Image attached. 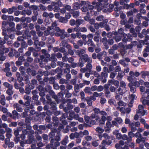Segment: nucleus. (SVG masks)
Returning <instances> with one entry per match:
<instances>
[{"instance_id": "nucleus-1", "label": "nucleus", "mask_w": 149, "mask_h": 149, "mask_svg": "<svg viewBox=\"0 0 149 149\" xmlns=\"http://www.w3.org/2000/svg\"><path fill=\"white\" fill-rule=\"evenodd\" d=\"M98 2H97L95 0L92 3V4L93 5H97L100 7H101L102 9V7H104L105 6L108 4V0H98Z\"/></svg>"}, {"instance_id": "nucleus-2", "label": "nucleus", "mask_w": 149, "mask_h": 149, "mask_svg": "<svg viewBox=\"0 0 149 149\" xmlns=\"http://www.w3.org/2000/svg\"><path fill=\"white\" fill-rule=\"evenodd\" d=\"M93 111L94 113L97 115L98 113H100L102 116L101 118V122L104 123L105 119V116L107 114V113L104 111H100L99 109L97 108H95L93 109Z\"/></svg>"}, {"instance_id": "nucleus-3", "label": "nucleus", "mask_w": 149, "mask_h": 149, "mask_svg": "<svg viewBox=\"0 0 149 149\" xmlns=\"http://www.w3.org/2000/svg\"><path fill=\"white\" fill-rule=\"evenodd\" d=\"M86 49L77 50L76 51V53L80 57V58H83L84 56L87 54H86Z\"/></svg>"}, {"instance_id": "nucleus-4", "label": "nucleus", "mask_w": 149, "mask_h": 149, "mask_svg": "<svg viewBox=\"0 0 149 149\" xmlns=\"http://www.w3.org/2000/svg\"><path fill=\"white\" fill-rule=\"evenodd\" d=\"M42 53L44 54V55H42L40 56V58L42 61H44L47 62L48 59H49L50 57V55L47 53V51L46 49H43L41 50Z\"/></svg>"}, {"instance_id": "nucleus-5", "label": "nucleus", "mask_w": 149, "mask_h": 149, "mask_svg": "<svg viewBox=\"0 0 149 149\" xmlns=\"http://www.w3.org/2000/svg\"><path fill=\"white\" fill-rule=\"evenodd\" d=\"M51 27H52V30H54L56 32V33L55 32V33H60V32L62 30L58 27L57 26L56 22V21L52 23V26Z\"/></svg>"}, {"instance_id": "nucleus-6", "label": "nucleus", "mask_w": 149, "mask_h": 149, "mask_svg": "<svg viewBox=\"0 0 149 149\" xmlns=\"http://www.w3.org/2000/svg\"><path fill=\"white\" fill-rule=\"evenodd\" d=\"M22 134L24 135L29 134L28 137L29 140H28V142L30 141L31 143L32 142V140L33 139V136L32 135V134H31L27 129L23 130L22 131Z\"/></svg>"}, {"instance_id": "nucleus-7", "label": "nucleus", "mask_w": 149, "mask_h": 149, "mask_svg": "<svg viewBox=\"0 0 149 149\" xmlns=\"http://www.w3.org/2000/svg\"><path fill=\"white\" fill-rule=\"evenodd\" d=\"M94 5L95 6L93 8V10H91V13H91V15H95L97 14V13L100 11L102 9L101 7H100L97 5Z\"/></svg>"}, {"instance_id": "nucleus-8", "label": "nucleus", "mask_w": 149, "mask_h": 149, "mask_svg": "<svg viewBox=\"0 0 149 149\" xmlns=\"http://www.w3.org/2000/svg\"><path fill=\"white\" fill-rule=\"evenodd\" d=\"M55 32L52 30V27L51 26L48 27L47 30L45 31L44 32V34L46 36H48L49 35L53 36L54 35H55Z\"/></svg>"}, {"instance_id": "nucleus-9", "label": "nucleus", "mask_w": 149, "mask_h": 149, "mask_svg": "<svg viewBox=\"0 0 149 149\" xmlns=\"http://www.w3.org/2000/svg\"><path fill=\"white\" fill-rule=\"evenodd\" d=\"M94 75L95 77L99 78V79L101 80L102 81L103 83H105L106 82L107 80L104 77H102L101 76V74L100 75L99 73L96 71H94Z\"/></svg>"}, {"instance_id": "nucleus-10", "label": "nucleus", "mask_w": 149, "mask_h": 149, "mask_svg": "<svg viewBox=\"0 0 149 149\" xmlns=\"http://www.w3.org/2000/svg\"><path fill=\"white\" fill-rule=\"evenodd\" d=\"M108 68L107 67H104L103 68V71L101 72L102 77H104L107 81V78L108 77V74L107 72L108 71Z\"/></svg>"}, {"instance_id": "nucleus-11", "label": "nucleus", "mask_w": 149, "mask_h": 149, "mask_svg": "<svg viewBox=\"0 0 149 149\" xmlns=\"http://www.w3.org/2000/svg\"><path fill=\"white\" fill-rule=\"evenodd\" d=\"M113 33L115 35V36H113V38L116 42H118L121 40L122 36L119 35L117 31L114 32Z\"/></svg>"}, {"instance_id": "nucleus-12", "label": "nucleus", "mask_w": 149, "mask_h": 149, "mask_svg": "<svg viewBox=\"0 0 149 149\" xmlns=\"http://www.w3.org/2000/svg\"><path fill=\"white\" fill-rule=\"evenodd\" d=\"M67 34L65 32V30L62 29L60 33H55V35L56 36H60L61 39L64 38L67 36Z\"/></svg>"}, {"instance_id": "nucleus-13", "label": "nucleus", "mask_w": 149, "mask_h": 149, "mask_svg": "<svg viewBox=\"0 0 149 149\" xmlns=\"http://www.w3.org/2000/svg\"><path fill=\"white\" fill-rule=\"evenodd\" d=\"M117 108H120V111L121 112V113L124 114H125L126 113L129 114L130 113L131 111V109L129 108H127L126 109H125L123 107L120 108L118 107Z\"/></svg>"}, {"instance_id": "nucleus-14", "label": "nucleus", "mask_w": 149, "mask_h": 149, "mask_svg": "<svg viewBox=\"0 0 149 149\" xmlns=\"http://www.w3.org/2000/svg\"><path fill=\"white\" fill-rule=\"evenodd\" d=\"M13 106L15 109H16V111L19 112H22L23 111V109L22 106L18 103H16L14 104Z\"/></svg>"}, {"instance_id": "nucleus-15", "label": "nucleus", "mask_w": 149, "mask_h": 149, "mask_svg": "<svg viewBox=\"0 0 149 149\" xmlns=\"http://www.w3.org/2000/svg\"><path fill=\"white\" fill-rule=\"evenodd\" d=\"M127 91V89H125L121 87H119L116 90L115 93H118L120 95H123Z\"/></svg>"}, {"instance_id": "nucleus-16", "label": "nucleus", "mask_w": 149, "mask_h": 149, "mask_svg": "<svg viewBox=\"0 0 149 149\" xmlns=\"http://www.w3.org/2000/svg\"><path fill=\"white\" fill-rule=\"evenodd\" d=\"M25 59L22 56H20L18 58L17 61L15 63L17 66H19L22 64L23 61H24Z\"/></svg>"}, {"instance_id": "nucleus-17", "label": "nucleus", "mask_w": 149, "mask_h": 149, "mask_svg": "<svg viewBox=\"0 0 149 149\" xmlns=\"http://www.w3.org/2000/svg\"><path fill=\"white\" fill-rule=\"evenodd\" d=\"M70 13L72 14L73 17L75 18L78 17L80 14V13L78 10L75 11L72 9L70 10Z\"/></svg>"}, {"instance_id": "nucleus-18", "label": "nucleus", "mask_w": 149, "mask_h": 149, "mask_svg": "<svg viewBox=\"0 0 149 149\" xmlns=\"http://www.w3.org/2000/svg\"><path fill=\"white\" fill-rule=\"evenodd\" d=\"M67 114L65 113L63 114L62 116L60 117V120L61 121L62 123L65 125L67 124V122L65 120V119L67 117Z\"/></svg>"}, {"instance_id": "nucleus-19", "label": "nucleus", "mask_w": 149, "mask_h": 149, "mask_svg": "<svg viewBox=\"0 0 149 149\" xmlns=\"http://www.w3.org/2000/svg\"><path fill=\"white\" fill-rule=\"evenodd\" d=\"M28 140H26L25 141H22L20 142V146H18V149H24V145L26 143H30L31 142H28Z\"/></svg>"}, {"instance_id": "nucleus-20", "label": "nucleus", "mask_w": 149, "mask_h": 149, "mask_svg": "<svg viewBox=\"0 0 149 149\" xmlns=\"http://www.w3.org/2000/svg\"><path fill=\"white\" fill-rule=\"evenodd\" d=\"M57 132V130L56 129H52L51 130V131L49 135V137L52 138L55 136L56 135V133Z\"/></svg>"}, {"instance_id": "nucleus-21", "label": "nucleus", "mask_w": 149, "mask_h": 149, "mask_svg": "<svg viewBox=\"0 0 149 149\" xmlns=\"http://www.w3.org/2000/svg\"><path fill=\"white\" fill-rule=\"evenodd\" d=\"M146 141L145 138L143 137L142 136H140L139 138H138L136 140V142L138 143H140L142 142L144 143Z\"/></svg>"}, {"instance_id": "nucleus-22", "label": "nucleus", "mask_w": 149, "mask_h": 149, "mask_svg": "<svg viewBox=\"0 0 149 149\" xmlns=\"http://www.w3.org/2000/svg\"><path fill=\"white\" fill-rule=\"evenodd\" d=\"M17 10V8L15 6H13L11 8H8V14H11Z\"/></svg>"}, {"instance_id": "nucleus-23", "label": "nucleus", "mask_w": 149, "mask_h": 149, "mask_svg": "<svg viewBox=\"0 0 149 149\" xmlns=\"http://www.w3.org/2000/svg\"><path fill=\"white\" fill-rule=\"evenodd\" d=\"M53 10L54 12H57L59 11L60 8L58 6L57 2H53Z\"/></svg>"}, {"instance_id": "nucleus-24", "label": "nucleus", "mask_w": 149, "mask_h": 149, "mask_svg": "<svg viewBox=\"0 0 149 149\" xmlns=\"http://www.w3.org/2000/svg\"><path fill=\"white\" fill-rule=\"evenodd\" d=\"M149 100V89H147L142 95V98H145Z\"/></svg>"}, {"instance_id": "nucleus-25", "label": "nucleus", "mask_w": 149, "mask_h": 149, "mask_svg": "<svg viewBox=\"0 0 149 149\" xmlns=\"http://www.w3.org/2000/svg\"><path fill=\"white\" fill-rule=\"evenodd\" d=\"M107 115H106L105 116V119L104 122V123H103V122H101V119L100 120L99 123L100 125L104 124L106 120H107V121H111L112 120V118L111 116H109L106 117L107 116Z\"/></svg>"}, {"instance_id": "nucleus-26", "label": "nucleus", "mask_w": 149, "mask_h": 149, "mask_svg": "<svg viewBox=\"0 0 149 149\" xmlns=\"http://www.w3.org/2000/svg\"><path fill=\"white\" fill-rule=\"evenodd\" d=\"M85 61L87 62L88 63H91L92 62V59L91 58L89 57L88 56L87 54L84 56V57L83 58Z\"/></svg>"}, {"instance_id": "nucleus-27", "label": "nucleus", "mask_w": 149, "mask_h": 149, "mask_svg": "<svg viewBox=\"0 0 149 149\" xmlns=\"http://www.w3.org/2000/svg\"><path fill=\"white\" fill-rule=\"evenodd\" d=\"M59 107L61 109H63L64 111L66 112H68L69 111L67 105L66 107H64V103L61 104L59 106Z\"/></svg>"}, {"instance_id": "nucleus-28", "label": "nucleus", "mask_w": 149, "mask_h": 149, "mask_svg": "<svg viewBox=\"0 0 149 149\" xmlns=\"http://www.w3.org/2000/svg\"><path fill=\"white\" fill-rule=\"evenodd\" d=\"M147 110L143 109L141 110H137L136 113L137 114H140L141 115L143 116L147 114Z\"/></svg>"}, {"instance_id": "nucleus-29", "label": "nucleus", "mask_w": 149, "mask_h": 149, "mask_svg": "<svg viewBox=\"0 0 149 149\" xmlns=\"http://www.w3.org/2000/svg\"><path fill=\"white\" fill-rule=\"evenodd\" d=\"M133 123H130V124L129 125V127L131 128V130L132 132H134L136 131L137 130L136 127L134 125Z\"/></svg>"}, {"instance_id": "nucleus-30", "label": "nucleus", "mask_w": 149, "mask_h": 149, "mask_svg": "<svg viewBox=\"0 0 149 149\" xmlns=\"http://www.w3.org/2000/svg\"><path fill=\"white\" fill-rule=\"evenodd\" d=\"M68 136H65L64 139L61 142V144L63 145H66L68 142Z\"/></svg>"}, {"instance_id": "nucleus-31", "label": "nucleus", "mask_w": 149, "mask_h": 149, "mask_svg": "<svg viewBox=\"0 0 149 149\" xmlns=\"http://www.w3.org/2000/svg\"><path fill=\"white\" fill-rule=\"evenodd\" d=\"M133 132H129L128 133V135L129 138V140L131 142L132 141V138L134 136V134L133 133Z\"/></svg>"}, {"instance_id": "nucleus-32", "label": "nucleus", "mask_w": 149, "mask_h": 149, "mask_svg": "<svg viewBox=\"0 0 149 149\" xmlns=\"http://www.w3.org/2000/svg\"><path fill=\"white\" fill-rule=\"evenodd\" d=\"M87 43L88 46H91L93 47H96L95 45L91 39H88L87 42Z\"/></svg>"}, {"instance_id": "nucleus-33", "label": "nucleus", "mask_w": 149, "mask_h": 149, "mask_svg": "<svg viewBox=\"0 0 149 149\" xmlns=\"http://www.w3.org/2000/svg\"><path fill=\"white\" fill-rule=\"evenodd\" d=\"M12 116H13V119H15L16 118H18V115L19 114L17 112V111L14 110L12 111Z\"/></svg>"}, {"instance_id": "nucleus-34", "label": "nucleus", "mask_w": 149, "mask_h": 149, "mask_svg": "<svg viewBox=\"0 0 149 149\" xmlns=\"http://www.w3.org/2000/svg\"><path fill=\"white\" fill-rule=\"evenodd\" d=\"M90 118H95L96 120H100V117L98 116L95 113H92L91 116H90Z\"/></svg>"}, {"instance_id": "nucleus-35", "label": "nucleus", "mask_w": 149, "mask_h": 149, "mask_svg": "<svg viewBox=\"0 0 149 149\" xmlns=\"http://www.w3.org/2000/svg\"><path fill=\"white\" fill-rule=\"evenodd\" d=\"M5 68L4 69L3 71L4 72H7L9 71L10 70V64L8 63H5Z\"/></svg>"}, {"instance_id": "nucleus-36", "label": "nucleus", "mask_w": 149, "mask_h": 149, "mask_svg": "<svg viewBox=\"0 0 149 149\" xmlns=\"http://www.w3.org/2000/svg\"><path fill=\"white\" fill-rule=\"evenodd\" d=\"M77 67L82 68L84 66V63H83L82 59L80 58L79 59V62L77 63Z\"/></svg>"}, {"instance_id": "nucleus-37", "label": "nucleus", "mask_w": 149, "mask_h": 149, "mask_svg": "<svg viewBox=\"0 0 149 149\" xmlns=\"http://www.w3.org/2000/svg\"><path fill=\"white\" fill-rule=\"evenodd\" d=\"M19 70L21 72V74L23 76H25V68L24 66H21L19 69Z\"/></svg>"}, {"instance_id": "nucleus-38", "label": "nucleus", "mask_w": 149, "mask_h": 149, "mask_svg": "<svg viewBox=\"0 0 149 149\" xmlns=\"http://www.w3.org/2000/svg\"><path fill=\"white\" fill-rule=\"evenodd\" d=\"M64 94H65V97L66 98H68L71 97L72 95L71 93L69 92V91L67 90H65L64 91Z\"/></svg>"}, {"instance_id": "nucleus-39", "label": "nucleus", "mask_w": 149, "mask_h": 149, "mask_svg": "<svg viewBox=\"0 0 149 149\" xmlns=\"http://www.w3.org/2000/svg\"><path fill=\"white\" fill-rule=\"evenodd\" d=\"M3 85L5 87L7 88L8 89L13 88V86L12 85L6 82L3 83Z\"/></svg>"}, {"instance_id": "nucleus-40", "label": "nucleus", "mask_w": 149, "mask_h": 149, "mask_svg": "<svg viewBox=\"0 0 149 149\" xmlns=\"http://www.w3.org/2000/svg\"><path fill=\"white\" fill-rule=\"evenodd\" d=\"M129 87H130V91L133 93H135L136 91V89L135 87H134L132 85L131 83H129Z\"/></svg>"}, {"instance_id": "nucleus-41", "label": "nucleus", "mask_w": 149, "mask_h": 149, "mask_svg": "<svg viewBox=\"0 0 149 149\" xmlns=\"http://www.w3.org/2000/svg\"><path fill=\"white\" fill-rule=\"evenodd\" d=\"M84 101H86L87 104L89 106H91L92 104V100H91V98L89 97H86Z\"/></svg>"}, {"instance_id": "nucleus-42", "label": "nucleus", "mask_w": 149, "mask_h": 149, "mask_svg": "<svg viewBox=\"0 0 149 149\" xmlns=\"http://www.w3.org/2000/svg\"><path fill=\"white\" fill-rule=\"evenodd\" d=\"M103 55H106V52L103 51L98 53L97 55V58L99 59H102Z\"/></svg>"}, {"instance_id": "nucleus-43", "label": "nucleus", "mask_w": 149, "mask_h": 149, "mask_svg": "<svg viewBox=\"0 0 149 149\" xmlns=\"http://www.w3.org/2000/svg\"><path fill=\"white\" fill-rule=\"evenodd\" d=\"M132 64L135 67H137L139 66L140 63L137 60L134 59L131 61Z\"/></svg>"}, {"instance_id": "nucleus-44", "label": "nucleus", "mask_w": 149, "mask_h": 149, "mask_svg": "<svg viewBox=\"0 0 149 149\" xmlns=\"http://www.w3.org/2000/svg\"><path fill=\"white\" fill-rule=\"evenodd\" d=\"M26 129L28 130L31 134H34V131L32 129V127L30 125H26Z\"/></svg>"}, {"instance_id": "nucleus-45", "label": "nucleus", "mask_w": 149, "mask_h": 149, "mask_svg": "<svg viewBox=\"0 0 149 149\" xmlns=\"http://www.w3.org/2000/svg\"><path fill=\"white\" fill-rule=\"evenodd\" d=\"M61 136V134L60 132H57L55 138V140L57 141H60Z\"/></svg>"}, {"instance_id": "nucleus-46", "label": "nucleus", "mask_w": 149, "mask_h": 149, "mask_svg": "<svg viewBox=\"0 0 149 149\" xmlns=\"http://www.w3.org/2000/svg\"><path fill=\"white\" fill-rule=\"evenodd\" d=\"M84 20L81 19H77L76 21V25L79 26L81 24H84Z\"/></svg>"}, {"instance_id": "nucleus-47", "label": "nucleus", "mask_w": 149, "mask_h": 149, "mask_svg": "<svg viewBox=\"0 0 149 149\" xmlns=\"http://www.w3.org/2000/svg\"><path fill=\"white\" fill-rule=\"evenodd\" d=\"M59 21L60 22L64 23H66L68 21V19H66L65 17H62L59 18Z\"/></svg>"}, {"instance_id": "nucleus-48", "label": "nucleus", "mask_w": 149, "mask_h": 149, "mask_svg": "<svg viewBox=\"0 0 149 149\" xmlns=\"http://www.w3.org/2000/svg\"><path fill=\"white\" fill-rule=\"evenodd\" d=\"M80 5L77 2L73 4V8L74 9L76 10L80 8Z\"/></svg>"}, {"instance_id": "nucleus-49", "label": "nucleus", "mask_w": 149, "mask_h": 149, "mask_svg": "<svg viewBox=\"0 0 149 149\" xmlns=\"http://www.w3.org/2000/svg\"><path fill=\"white\" fill-rule=\"evenodd\" d=\"M50 106H51V109L52 110H56V104L55 102H52L50 103Z\"/></svg>"}, {"instance_id": "nucleus-50", "label": "nucleus", "mask_w": 149, "mask_h": 149, "mask_svg": "<svg viewBox=\"0 0 149 149\" xmlns=\"http://www.w3.org/2000/svg\"><path fill=\"white\" fill-rule=\"evenodd\" d=\"M77 132L71 133L69 136L70 138L71 139H73L77 137Z\"/></svg>"}, {"instance_id": "nucleus-51", "label": "nucleus", "mask_w": 149, "mask_h": 149, "mask_svg": "<svg viewBox=\"0 0 149 149\" xmlns=\"http://www.w3.org/2000/svg\"><path fill=\"white\" fill-rule=\"evenodd\" d=\"M120 64L123 65L124 67H127L128 64L126 63L125 60L123 59L120 60L119 61Z\"/></svg>"}, {"instance_id": "nucleus-52", "label": "nucleus", "mask_w": 149, "mask_h": 149, "mask_svg": "<svg viewBox=\"0 0 149 149\" xmlns=\"http://www.w3.org/2000/svg\"><path fill=\"white\" fill-rule=\"evenodd\" d=\"M33 107V106L31 104L30 107H25L24 108V110L27 113L29 111L30 109H32Z\"/></svg>"}, {"instance_id": "nucleus-53", "label": "nucleus", "mask_w": 149, "mask_h": 149, "mask_svg": "<svg viewBox=\"0 0 149 149\" xmlns=\"http://www.w3.org/2000/svg\"><path fill=\"white\" fill-rule=\"evenodd\" d=\"M86 68L88 70V71L89 70H92V65L91 63H87L86 66Z\"/></svg>"}, {"instance_id": "nucleus-54", "label": "nucleus", "mask_w": 149, "mask_h": 149, "mask_svg": "<svg viewBox=\"0 0 149 149\" xmlns=\"http://www.w3.org/2000/svg\"><path fill=\"white\" fill-rule=\"evenodd\" d=\"M117 32L119 35L123 36V37L125 36V34L124 33V30L122 28L119 29Z\"/></svg>"}, {"instance_id": "nucleus-55", "label": "nucleus", "mask_w": 149, "mask_h": 149, "mask_svg": "<svg viewBox=\"0 0 149 149\" xmlns=\"http://www.w3.org/2000/svg\"><path fill=\"white\" fill-rule=\"evenodd\" d=\"M120 87H121L125 89H127L125 87L126 84L125 82L123 81H121L120 82Z\"/></svg>"}, {"instance_id": "nucleus-56", "label": "nucleus", "mask_w": 149, "mask_h": 149, "mask_svg": "<svg viewBox=\"0 0 149 149\" xmlns=\"http://www.w3.org/2000/svg\"><path fill=\"white\" fill-rule=\"evenodd\" d=\"M105 97L107 98L110 97L111 95L110 91L109 90H104Z\"/></svg>"}, {"instance_id": "nucleus-57", "label": "nucleus", "mask_w": 149, "mask_h": 149, "mask_svg": "<svg viewBox=\"0 0 149 149\" xmlns=\"http://www.w3.org/2000/svg\"><path fill=\"white\" fill-rule=\"evenodd\" d=\"M121 139L124 141L127 140L128 143L130 142V141L129 140L128 136L126 134H124L122 135Z\"/></svg>"}, {"instance_id": "nucleus-58", "label": "nucleus", "mask_w": 149, "mask_h": 149, "mask_svg": "<svg viewBox=\"0 0 149 149\" xmlns=\"http://www.w3.org/2000/svg\"><path fill=\"white\" fill-rule=\"evenodd\" d=\"M83 12H86L87 11V13L88 14H90V12H89L88 6L87 7L86 6H84L81 8Z\"/></svg>"}, {"instance_id": "nucleus-59", "label": "nucleus", "mask_w": 149, "mask_h": 149, "mask_svg": "<svg viewBox=\"0 0 149 149\" xmlns=\"http://www.w3.org/2000/svg\"><path fill=\"white\" fill-rule=\"evenodd\" d=\"M13 88L8 89L6 91V93L8 95L11 96L13 93Z\"/></svg>"}, {"instance_id": "nucleus-60", "label": "nucleus", "mask_w": 149, "mask_h": 149, "mask_svg": "<svg viewBox=\"0 0 149 149\" xmlns=\"http://www.w3.org/2000/svg\"><path fill=\"white\" fill-rule=\"evenodd\" d=\"M84 92L85 93H89L90 94H91L92 93L91 92V88L89 87H86L84 89Z\"/></svg>"}, {"instance_id": "nucleus-61", "label": "nucleus", "mask_w": 149, "mask_h": 149, "mask_svg": "<svg viewBox=\"0 0 149 149\" xmlns=\"http://www.w3.org/2000/svg\"><path fill=\"white\" fill-rule=\"evenodd\" d=\"M43 75L42 72L41 71H39L38 72V74L37 76V78L38 80L41 79V77Z\"/></svg>"}, {"instance_id": "nucleus-62", "label": "nucleus", "mask_w": 149, "mask_h": 149, "mask_svg": "<svg viewBox=\"0 0 149 149\" xmlns=\"http://www.w3.org/2000/svg\"><path fill=\"white\" fill-rule=\"evenodd\" d=\"M55 42L54 39L52 37L48 38L47 40V43L48 44H51L54 43Z\"/></svg>"}, {"instance_id": "nucleus-63", "label": "nucleus", "mask_w": 149, "mask_h": 149, "mask_svg": "<svg viewBox=\"0 0 149 149\" xmlns=\"http://www.w3.org/2000/svg\"><path fill=\"white\" fill-rule=\"evenodd\" d=\"M63 7L66 10L70 12V11L71 10V6H70L68 5H65L63 6Z\"/></svg>"}, {"instance_id": "nucleus-64", "label": "nucleus", "mask_w": 149, "mask_h": 149, "mask_svg": "<svg viewBox=\"0 0 149 149\" xmlns=\"http://www.w3.org/2000/svg\"><path fill=\"white\" fill-rule=\"evenodd\" d=\"M31 119L29 117H26L25 119V123L26 125H30L31 124Z\"/></svg>"}]
</instances>
